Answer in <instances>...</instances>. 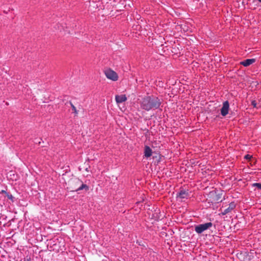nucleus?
Wrapping results in <instances>:
<instances>
[{"label":"nucleus","instance_id":"11","mask_svg":"<svg viewBox=\"0 0 261 261\" xmlns=\"http://www.w3.org/2000/svg\"><path fill=\"white\" fill-rule=\"evenodd\" d=\"M253 186L257 188H258V189L261 190V184H260V183H254L253 184Z\"/></svg>","mask_w":261,"mask_h":261},{"label":"nucleus","instance_id":"14","mask_svg":"<svg viewBox=\"0 0 261 261\" xmlns=\"http://www.w3.org/2000/svg\"><path fill=\"white\" fill-rule=\"evenodd\" d=\"M71 107H72V110L74 111L75 113H76L77 112H76L75 107L72 104H71Z\"/></svg>","mask_w":261,"mask_h":261},{"label":"nucleus","instance_id":"2","mask_svg":"<svg viewBox=\"0 0 261 261\" xmlns=\"http://www.w3.org/2000/svg\"><path fill=\"white\" fill-rule=\"evenodd\" d=\"M104 73L107 79L112 81H117L118 80V74L110 68L105 70Z\"/></svg>","mask_w":261,"mask_h":261},{"label":"nucleus","instance_id":"1","mask_svg":"<svg viewBox=\"0 0 261 261\" xmlns=\"http://www.w3.org/2000/svg\"><path fill=\"white\" fill-rule=\"evenodd\" d=\"M161 104L160 99L158 97L153 96H145L140 101L141 108L147 111L152 109H158Z\"/></svg>","mask_w":261,"mask_h":261},{"label":"nucleus","instance_id":"9","mask_svg":"<svg viewBox=\"0 0 261 261\" xmlns=\"http://www.w3.org/2000/svg\"><path fill=\"white\" fill-rule=\"evenodd\" d=\"M144 156L148 158L151 156L152 154V149L148 146H145L144 148Z\"/></svg>","mask_w":261,"mask_h":261},{"label":"nucleus","instance_id":"5","mask_svg":"<svg viewBox=\"0 0 261 261\" xmlns=\"http://www.w3.org/2000/svg\"><path fill=\"white\" fill-rule=\"evenodd\" d=\"M115 100L117 103H122L127 100V97L125 94L116 95Z\"/></svg>","mask_w":261,"mask_h":261},{"label":"nucleus","instance_id":"8","mask_svg":"<svg viewBox=\"0 0 261 261\" xmlns=\"http://www.w3.org/2000/svg\"><path fill=\"white\" fill-rule=\"evenodd\" d=\"M189 197V193L185 190H181L177 194V197L179 199H187Z\"/></svg>","mask_w":261,"mask_h":261},{"label":"nucleus","instance_id":"13","mask_svg":"<svg viewBox=\"0 0 261 261\" xmlns=\"http://www.w3.org/2000/svg\"><path fill=\"white\" fill-rule=\"evenodd\" d=\"M252 156L250 154H246L245 155L244 158L246 160H250L252 158Z\"/></svg>","mask_w":261,"mask_h":261},{"label":"nucleus","instance_id":"15","mask_svg":"<svg viewBox=\"0 0 261 261\" xmlns=\"http://www.w3.org/2000/svg\"><path fill=\"white\" fill-rule=\"evenodd\" d=\"M12 198H13V196L12 195H10V196H9V199H12Z\"/></svg>","mask_w":261,"mask_h":261},{"label":"nucleus","instance_id":"7","mask_svg":"<svg viewBox=\"0 0 261 261\" xmlns=\"http://www.w3.org/2000/svg\"><path fill=\"white\" fill-rule=\"evenodd\" d=\"M255 61L254 59H248L244 61H241L240 64L243 65L245 67H247L252 64L254 63Z\"/></svg>","mask_w":261,"mask_h":261},{"label":"nucleus","instance_id":"6","mask_svg":"<svg viewBox=\"0 0 261 261\" xmlns=\"http://www.w3.org/2000/svg\"><path fill=\"white\" fill-rule=\"evenodd\" d=\"M236 207V204L234 202H231L229 204V206L228 208L225 209L223 212H222V215H225L226 214L229 213L231 212L234 208Z\"/></svg>","mask_w":261,"mask_h":261},{"label":"nucleus","instance_id":"12","mask_svg":"<svg viewBox=\"0 0 261 261\" xmlns=\"http://www.w3.org/2000/svg\"><path fill=\"white\" fill-rule=\"evenodd\" d=\"M251 105L254 107L256 108H258V107L257 106V103L255 100H253L251 102Z\"/></svg>","mask_w":261,"mask_h":261},{"label":"nucleus","instance_id":"4","mask_svg":"<svg viewBox=\"0 0 261 261\" xmlns=\"http://www.w3.org/2000/svg\"><path fill=\"white\" fill-rule=\"evenodd\" d=\"M229 109V104L228 101H225L223 103V106L221 109V114L223 116H225L228 113Z\"/></svg>","mask_w":261,"mask_h":261},{"label":"nucleus","instance_id":"16","mask_svg":"<svg viewBox=\"0 0 261 261\" xmlns=\"http://www.w3.org/2000/svg\"><path fill=\"white\" fill-rule=\"evenodd\" d=\"M259 2L261 3V0H257Z\"/></svg>","mask_w":261,"mask_h":261},{"label":"nucleus","instance_id":"10","mask_svg":"<svg viewBox=\"0 0 261 261\" xmlns=\"http://www.w3.org/2000/svg\"><path fill=\"white\" fill-rule=\"evenodd\" d=\"M83 189H86V190H88L89 189V187L86 184H82V185L79 188H78L76 191H79L82 190Z\"/></svg>","mask_w":261,"mask_h":261},{"label":"nucleus","instance_id":"3","mask_svg":"<svg viewBox=\"0 0 261 261\" xmlns=\"http://www.w3.org/2000/svg\"><path fill=\"white\" fill-rule=\"evenodd\" d=\"M213 224L211 222H208L204 224L197 225L195 227V231L198 234H200L205 230L211 227Z\"/></svg>","mask_w":261,"mask_h":261}]
</instances>
